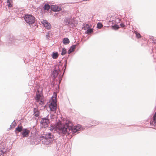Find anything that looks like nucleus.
Returning <instances> with one entry per match:
<instances>
[{"instance_id":"35","label":"nucleus","mask_w":156,"mask_h":156,"mask_svg":"<svg viewBox=\"0 0 156 156\" xmlns=\"http://www.w3.org/2000/svg\"><path fill=\"white\" fill-rule=\"evenodd\" d=\"M62 76H60L59 77V83H60L62 80Z\"/></svg>"},{"instance_id":"33","label":"nucleus","mask_w":156,"mask_h":156,"mask_svg":"<svg viewBox=\"0 0 156 156\" xmlns=\"http://www.w3.org/2000/svg\"><path fill=\"white\" fill-rule=\"evenodd\" d=\"M67 64V61L66 60H65V63L63 67L65 68L64 69V72H65V69H66Z\"/></svg>"},{"instance_id":"25","label":"nucleus","mask_w":156,"mask_h":156,"mask_svg":"<svg viewBox=\"0 0 156 156\" xmlns=\"http://www.w3.org/2000/svg\"><path fill=\"white\" fill-rule=\"evenodd\" d=\"M12 0H7V5L9 7H12Z\"/></svg>"},{"instance_id":"27","label":"nucleus","mask_w":156,"mask_h":156,"mask_svg":"<svg viewBox=\"0 0 156 156\" xmlns=\"http://www.w3.org/2000/svg\"><path fill=\"white\" fill-rule=\"evenodd\" d=\"M67 53L66 49L64 48H62L61 54L62 55H65Z\"/></svg>"},{"instance_id":"7","label":"nucleus","mask_w":156,"mask_h":156,"mask_svg":"<svg viewBox=\"0 0 156 156\" xmlns=\"http://www.w3.org/2000/svg\"><path fill=\"white\" fill-rule=\"evenodd\" d=\"M87 126H81L79 124L76 126H73V134H75V133L80 130H83L86 128Z\"/></svg>"},{"instance_id":"9","label":"nucleus","mask_w":156,"mask_h":156,"mask_svg":"<svg viewBox=\"0 0 156 156\" xmlns=\"http://www.w3.org/2000/svg\"><path fill=\"white\" fill-rule=\"evenodd\" d=\"M153 119L150 122V125L151 127L156 129V112L154 115Z\"/></svg>"},{"instance_id":"4","label":"nucleus","mask_w":156,"mask_h":156,"mask_svg":"<svg viewBox=\"0 0 156 156\" xmlns=\"http://www.w3.org/2000/svg\"><path fill=\"white\" fill-rule=\"evenodd\" d=\"M24 19L27 23L31 25L30 26L34 27V29H36L37 27L36 25L35 18L32 15L26 14L25 16Z\"/></svg>"},{"instance_id":"23","label":"nucleus","mask_w":156,"mask_h":156,"mask_svg":"<svg viewBox=\"0 0 156 156\" xmlns=\"http://www.w3.org/2000/svg\"><path fill=\"white\" fill-rule=\"evenodd\" d=\"M49 129L51 131L54 130V131L56 130V131L57 128L56 126V124L55 125H53L51 124L50 127H49Z\"/></svg>"},{"instance_id":"8","label":"nucleus","mask_w":156,"mask_h":156,"mask_svg":"<svg viewBox=\"0 0 156 156\" xmlns=\"http://www.w3.org/2000/svg\"><path fill=\"white\" fill-rule=\"evenodd\" d=\"M60 71V70L59 69V67L58 66L57 67H56L54 69L53 71L51 73V76L54 79L56 78L58 75Z\"/></svg>"},{"instance_id":"13","label":"nucleus","mask_w":156,"mask_h":156,"mask_svg":"<svg viewBox=\"0 0 156 156\" xmlns=\"http://www.w3.org/2000/svg\"><path fill=\"white\" fill-rule=\"evenodd\" d=\"M132 32L133 33V35L134 36L135 35L136 38L137 39L141 38L142 39H143V37H142L140 33L137 31V30H133Z\"/></svg>"},{"instance_id":"38","label":"nucleus","mask_w":156,"mask_h":156,"mask_svg":"<svg viewBox=\"0 0 156 156\" xmlns=\"http://www.w3.org/2000/svg\"><path fill=\"white\" fill-rule=\"evenodd\" d=\"M98 33V31H97L95 33H94V34H96V33Z\"/></svg>"},{"instance_id":"34","label":"nucleus","mask_w":156,"mask_h":156,"mask_svg":"<svg viewBox=\"0 0 156 156\" xmlns=\"http://www.w3.org/2000/svg\"><path fill=\"white\" fill-rule=\"evenodd\" d=\"M120 21L121 19L120 18H118L116 20H115L116 23H120Z\"/></svg>"},{"instance_id":"24","label":"nucleus","mask_w":156,"mask_h":156,"mask_svg":"<svg viewBox=\"0 0 156 156\" xmlns=\"http://www.w3.org/2000/svg\"><path fill=\"white\" fill-rule=\"evenodd\" d=\"M58 56V54L57 52H53L52 53V57L54 59L57 58Z\"/></svg>"},{"instance_id":"5","label":"nucleus","mask_w":156,"mask_h":156,"mask_svg":"<svg viewBox=\"0 0 156 156\" xmlns=\"http://www.w3.org/2000/svg\"><path fill=\"white\" fill-rule=\"evenodd\" d=\"M65 24L69 25L70 27H73L75 26V24L76 21L74 18H72L69 17H67L65 20Z\"/></svg>"},{"instance_id":"2","label":"nucleus","mask_w":156,"mask_h":156,"mask_svg":"<svg viewBox=\"0 0 156 156\" xmlns=\"http://www.w3.org/2000/svg\"><path fill=\"white\" fill-rule=\"evenodd\" d=\"M56 97L57 94L56 93L54 92L51 97L52 101L49 105L50 111L53 115H57L58 114L57 111L58 107L56 104Z\"/></svg>"},{"instance_id":"16","label":"nucleus","mask_w":156,"mask_h":156,"mask_svg":"<svg viewBox=\"0 0 156 156\" xmlns=\"http://www.w3.org/2000/svg\"><path fill=\"white\" fill-rule=\"evenodd\" d=\"M15 40L14 37L12 36L11 35H9L7 39V43H8V44L9 45L11 43H14Z\"/></svg>"},{"instance_id":"37","label":"nucleus","mask_w":156,"mask_h":156,"mask_svg":"<svg viewBox=\"0 0 156 156\" xmlns=\"http://www.w3.org/2000/svg\"><path fill=\"white\" fill-rule=\"evenodd\" d=\"M153 43H156V41H155L154 40H153Z\"/></svg>"},{"instance_id":"10","label":"nucleus","mask_w":156,"mask_h":156,"mask_svg":"<svg viewBox=\"0 0 156 156\" xmlns=\"http://www.w3.org/2000/svg\"><path fill=\"white\" fill-rule=\"evenodd\" d=\"M126 25L123 23H121L120 24H115L112 26V28L113 29H118L120 28H126L125 27Z\"/></svg>"},{"instance_id":"15","label":"nucleus","mask_w":156,"mask_h":156,"mask_svg":"<svg viewBox=\"0 0 156 156\" xmlns=\"http://www.w3.org/2000/svg\"><path fill=\"white\" fill-rule=\"evenodd\" d=\"M82 29H93L90 24L85 23L82 26Z\"/></svg>"},{"instance_id":"20","label":"nucleus","mask_w":156,"mask_h":156,"mask_svg":"<svg viewBox=\"0 0 156 156\" xmlns=\"http://www.w3.org/2000/svg\"><path fill=\"white\" fill-rule=\"evenodd\" d=\"M34 115L35 117H38L39 116L40 112L39 110L36 108H34L33 109Z\"/></svg>"},{"instance_id":"28","label":"nucleus","mask_w":156,"mask_h":156,"mask_svg":"<svg viewBox=\"0 0 156 156\" xmlns=\"http://www.w3.org/2000/svg\"><path fill=\"white\" fill-rule=\"evenodd\" d=\"M103 27L102 24L101 23H98L97 25V27L98 29H101Z\"/></svg>"},{"instance_id":"36","label":"nucleus","mask_w":156,"mask_h":156,"mask_svg":"<svg viewBox=\"0 0 156 156\" xmlns=\"http://www.w3.org/2000/svg\"><path fill=\"white\" fill-rule=\"evenodd\" d=\"M150 39H151L153 41V40H154V37L152 36H150Z\"/></svg>"},{"instance_id":"12","label":"nucleus","mask_w":156,"mask_h":156,"mask_svg":"<svg viewBox=\"0 0 156 156\" xmlns=\"http://www.w3.org/2000/svg\"><path fill=\"white\" fill-rule=\"evenodd\" d=\"M30 131L27 128H24L21 133L22 134L23 137H26L28 136Z\"/></svg>"},{"instance_id":"6","label":"nucleus","mask_w":156,"mask_h":156,"mask_svg":"<svg viewBox=\"0 0 156 156\" xmlns=\"http://www.w3.org/2000/svg\"><path fill=\"white\" fill-rule=\"evenodd\" d=\"M50 119H48V116L42 118L40 122V124L42 127L46 128L47 127L50 123Z\"/></svg>"},{"instance_id":"19","label":"nucleus","mask_w":156,"mask_h":156,"mask_svg":"<svg viewBox=\"0 0 156 156\" xmlns=\"http://www.w3.org/2000/svg\"><path fill=\"white\" fill-rule=\"evenodd\" d=\"M52 10L55 12L59 11L61 10V8L55 5H52L51 7Z\"/></svg>"},{"instance_id":"11","label":"nucleus","mask_w":156,"mask_h":156,"mask_svg":"<svg viewBox=\"0 0 156 156\" xmlns=\"http://www.w3.org/2000/svg\"><path fill=\"white\" fill-rule=\"evenodd\" d=\"M41 23L47 29H50L51 28V25L50 23L48 22L47 20H44L41 21Z\"/></svg>"},{"instance_id":"32","label":"nucleus","mask_w":156,"mask_h":156,"mask_svg":"<svg viewBox=\"0 0 156 156\" xmlns=\"http://www.w3.org/2000/svg\"><path fill=\"white\" fill-rule=\"evenodd\" d=\"M50 33L49 32H48L47 33V34L46 35V38L48 39H49L50 38Z\"/></svg>"},{"instance_id":"21","label":"nucleus","mask_w":156,"mask_h":156,"mask_svg":"<svg viewBox=\"0 0 156 156\" xmlns=\"http://www.w3.org/2000/svg\"><path fill=\"white\" fill-rule=\"evenodd\" d=\"M76 45L73 44L72 45L70 48L69 49L68 51V53L69 54H70L72 52H73L75 49Z\"/></svg>"},{"instance_id":"17","label":"nucleus","mask_w":156,"mask_h":156,"mask_svg":"<svg viewBox=\"0 0 156 156\" xmlns=\"http://www.w3.org/2000/svg\"><path fill=\"white\" fill-rule=\"evenodd\" d=\"M37 92L36 94V96L34 97V99L35 100L36 102H39V100L42 98H41V95L39 93V91L38 90H37Z\"/></svg>"},{"instance_id":"26","label":"nucleus","mask_w":156,"mask_h":156,"mask_svg":"<svg viewBox=\"0 0 156 156\" xmlns=\"http://www.w3.org/2000/svg\"><path fill=\"white\" fill-rule=\"evenodd\" d=\"M93 30H87V31L85 32V33L88 34H91L94 32Z\"/></svg>"},{"instance_id":"3","label":"nucleus","mask_w":156,"mask_h":156,"mask_svg":"<svg viewBox=\"0 0 156 156\" xmlns=\"http://www.w3.org/2000/svg\"><path fill=\"white\" fill-rule=\"evenodd\" d=\"M54 140L53 135L51 133H48L45 135V136H42L40 137L38 142L41 140L42 143L45 144H51Z\"/></svg>"},{"instance_id":"14","label":"nucleus","mask_w":156,"mask_h":156,"mask_svg":"<svg viewBox=\"0 0 156 156\" xmlns=\"http://www.w3.org/2000/svg\"><path fill=\"white\" fill-rule=\"evenodd\" d=\"M6 151L5 147L2 146V144H0V156H3V155Z\"/></svg>"},{"instance_id":"31","label":"nucleus","mask_w":156,"mask_h":156,"mask_svg":"<svg viewBox=\"0 0 156 156\" xmlns=\"http://www.w3.org/2000/svg\"><path fill=\"white\" fill-rule=\"evenodd\" d=\"M39 103L40 105L43 106L44 104V102L43 101L42 98L40 100H39Z\"/></svg>"},{"instance_id":"1","label":"nucleus","mask_w":156,"mask_h":156,"mask_svg":"<svg viewBox=\"0 0 156 156\" xmlns=\"http://www.w3.org/2000/svg\"><path fill=\"white\" fill-rule=\"evenodd\" d=\"M56 126V132L60 136H64L66 134L69 135L71 133L73 134V124L70 121L66 122L64 124L60 121L57 122Z\"/></svg>"},{"instance_id":"22","label":"nucleus","mask_w":156,"mask_h":156,"mask_svg":"<svg viewBox=\"0 0 156 156\" xmlns=\"http://www.w3.org/2000/svg\"><path fill=\"white\" fill-rule=\"evenodd\" d=\"M62 42L63 44L65 45H66L69 43L70 41L69 39L67 38H63Z\"/></svg>"},{"instance_id":"29","label":"nucleus","mask_w":156,"mask_h":156,"mask_svg":"<svg viewBox=\"0 0 156 156\" xmlns=\"http://www.w3.org/2000/svg\"><path fill=\"white\" fill-rule=\"evenodd\" d=\"M44 8L45 10H48L50 8V5L48 4H45Z\"/></svg>"},{"instance_id":"18","label":"nucleus","mask_w":156,"mask_h":156,"mask_svg":"<svg viewBox=\"0 0 156 156\" xmlns=\"http://www.w3.org/2000/svg\"><path fill=\"white\" fill-rule=\"evenodd\" d=\"M23 129L22 126L18 125L16 128L15 130V132L16 134H17L18 133L22 132Z\"/></svg>"},{"instance_id":"30","label":"nucleus","mask_w":156,"mask_h":156,"mask_svg":"<svg viewBox=\"0 0 156 156\" xmlns=\"http://www.w3.org/2000/svg\"><path fill=\"white\" fill-rule=\"evenodd\" d=\"M15 120H14L13 122H12L11 125H10V129L12 128L13 127H15L16 125V122H15Z\"/></svg>"}]
</instances>
